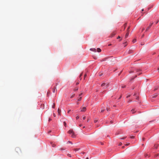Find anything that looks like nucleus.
Here are the masks:
<instances>
[{
  "mask_svg": "<svg viewBox=\"0 0 159 159\" xmlns=\"http://www.w3.org/2000/svg\"><path fill=\"white\" fill-rule=\"evenodd\" d=\"M61 112V110H60L59 108L58 109V115H60V113Z\"/></svg>",
  "mask_w": 159,
  "mask_h": 159,
  "instance_id": "9d476101",
  "label": "nucleus"
},
{
  "mask_svg": "<svg viewBox=\"0 0 159 159\" xmlns=\"http://www.w3.org/2000/svg\"><path fill=\"white\" fill-rule=\"evenodd\" d=\"M82 75V73H81L80 74V77H81V76Z\"/></svg>",
  "mask_w": 159,
  "mask_h": 159,
  "instance_id": "f704fd0d",
  "label": "nucleus"
},
{
  "mask_svg": "<svg viewBox=\"0 0 159 159\" xmlns=\"http://www.w3.org/2000/svg\"><path fill=\"white\" fill-rule=\"evenodd\" d=\"M157 88H155L154 89V91H155L156 90H157Z\"/></svg>",
  "mask_w": 159,
  "mask_h": 159,
  "instance_id": "a19ab883",
  "label": "nucleus"
},
{
  "mask_svg": "<svg viewBox=\"0 0 159 159\" xmlns=\"http://www.w3.org/2000/svg\"><path fill=\"white\" fill-rule=\"evenodd\" d=\"M125 87V86H123L122 87V88H124Z\"/></svg>",
  "mask_w": 159,
  "mask_h": 159,
  "instance_id": "e433bc0d",
  "label": "nucleus"
},
{
  "mask_svg": "<svg viewBox=\"0 0 159 159\" xmlns=\"http://www.w3.org/2000/svg\"><path fill=\"white\" fill-rule=\"evenodd\" d=\"M67 143H71V144H72V142L71 141H68Z\"/></svg>",
  "mask_w": 159,
  "mask_h": 159,
  "instance_id": "a878e982",
  "label": "nucleus"
},
{
  "mask_svg": "<svg viewBox=\"0 0 159 159\" xmlns=\"http://www.w3.org/2000/svg\"><path fill=\"white\" fill-rule=\"evenodd\" d=\"M122 143H120L119 144V145L120 146V145H122Z\"/></svg>",
  "mask_w": 159,
  "mask_h": 159,
  "instance_id": "c03bdc74",
  "label": "nucleus"
},
{
  "mask_svg": "<svg viewBox=\"0 0 159 159\" xmlns=\"http://www.w3.org/2000/svg\"><path fill=\"white\" fill-rule=\"evenodd\" d=\"M135 95H136V94H134V96H135Z\"/></svg>",
  "mask_w": 159,
  "mask_h": 159,
  "instance_id": "774afa93",
  "label": "nucleus"
},
{
  "mask_svg": "<svg viewBox=\"0 0 159 159\" xmlns=\"http://www.w3.org/2000/svg\"><path fill=\"white\" fill-rule=\"evenodd\" d=\"M85 128V126H84V127H83V128Z\"/></svg>",
  "mask_w": 159,
  "mask_h": 159,
  "instance_id": "69168bd1",
  "label": "nucleus"
},
{
  "mask_svg": "<svg viewBox=\"0 0 159 159\" xmlns=\"http://www.w3.org/2000/svg\"><path fill=\"white\" fill-rule=\"evenodd\" d=\"M56 88H54L53 89L52 91L53 93H55V92L57 91V90H56Z\"/></svg>",
  "mask_w": 159,
  "mask_h": 159,
  "instance_id": "4468645a",
  "label": "nucleus"
},
{
  "mask_svg": "<svg viewBox=\"0 0 159 159\" xmlns=\"http://www.w3.org/2000/svg\"><path fill=\"white\" fill-rule=\"evenodd\" d=\"M159 20H158L157 21L156 24H157Z\"/></svg>",
  "mask_w": 159,
  "mask_h": 159,
  "instance_id": "864d4df0",
  "label": "nucleus"
},
{
  "mask_svg": "<svg viewBox=\"0 0 159 159\" xmlns=\"http://www.w3.org/2000/svg\"><path fill=\"white\" fill-rule=\"evenodd\" d=\"M120 38V36H118V37H117V39H118Z\"/></svg>",
  "mask_w": 159,
  "mask_h": 159,
  "instance_id": "de8ad7c7",
  "label": "nucleus"
},
{
  "mask_svg": "<svg viewBox=\"0 0 159 159\" xmlns=\"http://www.w3.org/2000/svg\"><path fill=\"white\" fill-rule=\"evenodd\" d=\"M78 90V89L76 88V89H74V90L75 91H77Z\"/></svg>",
  "mask_w": 159,
  "mask_h": 159,
  "instance_id": "c85d7f7f",
  "label": "nucleus"
},
{
  "mask_svg": "<svg viewBox=\"0 0 159 159\" xmlns=\"http://www.w3.org/2000/svg\"><path fill=\"white\" fill-rule=\"evenodd\" d=\"M82 93H80V94L79 95V97H80V96L82 95Z\"/></svg>",
  "mask_w": 159,
  "mask_h": 159,
  "instance_id": "2f4dec72",
  "label": "nucleus"
},
{
  "mask_svg": "<svg viewBox=\"0 0 159 159\" xmlns=\"http://www.w3.org/2000/svg\"><path fill=\"white\" fill-rule=\"evenodd\" d=\"M55 104L54 103L53 106H52V108H55Z\"/></svg>",
  "mask_w": 159,
  "mask_h": 159,
  "instance_id": "b1692460",
  "label": "nucleus"
},
{
  "mask_svg": "<svg viewBox=\"0 0 159 159\" xmlns=\"http://www.w3.org/2000/svg\"><path fill=\"white\" fill-rule=\"evenodd\" d=\"M97 51L98 52H100L101 51V50L99 48H98L97 49Z\"/></svg>",
  "mask_w": 159,
  "mask_h": 159,
  "instance_id": "0eeeda50",
  "label": "nucleus"
},
{
  "mask_svg": "<svg viewBox=\"0 0 159 159\" xmlns=\"http://www.w3.org/2000/svg\"><path fill=\"white\" fill-rule=\"evenodd\" d=\"M82 153L83 154H84L85 153V152H83Z\"/></svg>",
  "mask_w": 159,
  "mask_h": 159,
  "instance_id": "4d7b16f0",
  "label": "nucleus"
},
{
  "mask_svg": "<svg viewBox=\"0 0 159 159\" xmlns=\"http://www.w3.org/2000/svg\"><path fill=\"white\" fill-rule=\"evenodd\" d=\"M143 141H144V138H143Z\"/></svg>",
  "mask_w": 159,
  "mask_h": 159,
  "instance_id": "6e6d98bb",
  "label": "nucleus"
},
{
  "mask_svg": "<svg viewBox=\"0 0 159 159\" xmlns=\"http://www.w3.org/2000/svg\"><path fill=\"white\" fill-rule=\"evenodd\" d=\"M136 99H137V100H138V97H137V98H136Z\"/></svg>",
  "mask_w": 159,
  "mask_h": 159,
  "instance_id": "603ef678",
  "label": "nucleus"
},
{
  "mask_svg": "<svg viewBox=\"0 0 159 159\" xmlns=\"http://www.w3.org/2000/svg\"><path fill=\"white\" fill-rule=\"evenodd\" d=\"M51 120H52V119H51V118H49V120H48L49 121H50Z\"/></svg>",
  "mask_w": 159,
  "mask_h": 159,
  "instance_id": "72a5a7b5",
  "label": "nucleus"
},
{
  "mask_svg": "<svg viewBox=\"0 0 159 159\" xmlns=\"http://www.w3.org/2000/svg\"><path fill=\"white\" fill-rule=\"evenodd\" d=\"M15 151L18 154H20L21 153L22 151L20 148L19 147H17L15 149Z\"/></svg>",
  "mask_w": 159,
  "mask_h": 159,
  "instance_id": "7ed1b4c3",
  "label": "nucleus"
},
{
  "mask_svg": "<svg viewBox=\"0 0 159 159\" xmlns=\"http://www.w3.org/2000/svg\"><path fill=\"white\" fill-rule=\"evenodd\" d=\"M129 144V143H127L125 144L126 146H128Z\"/></svg>",
  "mask_w": 159,
  "mask_h": 159,
  "instance_id": "a18cd8bd",
  "label": "nucleus"
},
{
  "mask_svg": "<svg viewBox=\"0 0 159 159\" xmlns=\"http://www.w3.org/2000/svg\"><path fill=\"white\" fill-rule=\"evenodd\" d=\"M144 11V9H143L142 10V11Z\"/></svg>",
  "mask_w": 159,
  "mask_h": 159,
  "instance_id": "5fc2aeb1",
  "label": "nucleus"
},
{
  "mask_svg": "<svg viewBox=\"0 0 159 159\" xmlns=\"http://www.w3.org/2000/svg\"><path fill=\"white\" fill-rule=\"evenodd\" d=\"M80 150V148H75V149H74V151H75V152L79 151Z\"/></svg>",
  "mask_w": 159,
  "mask_h": 159,
  "instance_id": "2eb2a0df",
  "label": "nucleus"
},
{
  "mask_svg": "<svg viewBox=\"0 0 159 159\" xmlns=\"http://www.w3.org/2000/svg\"><path fill=\"white\" fill-rule=\"evenodd\" d=\"M158 70H159V67L158 68Z\"/></svg>",
  "mask_w": 159,
  "mask_h": 159,
  "instance_id": "e2e57ef3",
  "label": "nucleus"
},
{
  "mask_svg": "<svg viewBox=\"0 0 159 159\" xmlns=\"http://www.w3.org/2000/svg\"><path fill=\"white\" fill-rule=\"evenodd\" d=\"M86 159H89V158H88V157H87Z\"/></svg>",
  "mask_w": 159,
  "mask_h": 159,
  "instance_id": "680f3d73",
  "label": "nucleus"
},
{
  "mask_svg": "<svg viewBox=\"0 0 159 159\" xmlns=\"http://www.w3.org/2000/svg\"><path fill=\"white\" fill-rule=\"evenodd\" d=\"M144 36V34H143V35H142V37H143Z\"/></svg>",
  "mask_w": 159,
  "mask_h": 159,
  "instance_id": "bf43d9fd",
  "label": "nucleus"
},
{
  "mask_svg": "<svg viewBox=\"0 0 159 159\" xmlns=\"http://www.w3.org/2000/svg\"><path fill=\"white\" fill-rule=\"evenodd\" d=\"M134 136H132L130 137V138L131 139H134Z\"/></svg>",
  "mask_w": 159,
  "mask_h": 159,
  "instance_id": "393cba45",
  "label": "nucleus"
},
{
  "mask_svg": "<svg viewBox=\"0 0 159 159\" xmlns=\"http://www.w3.org/2000/svg\"><path fill=\"white\" fill-rule=\"evenodd\" d=\"M131 101H132V100H129L128 101V102H131Z\"/></svg>",
  "mask_w": 159,
  "mask_h": 159,
  "instance_id": "7c9ffc66",
  "label": "nucleus"
},
{
  "mask_svg": "<svg viewBox=\"0 0 159 159\" xmlns=\"http://www.w3.org/2000/svg\"><path fill=\"white\" fill-rule=\"evenodd\" d=\"M157 94H153V95L152 96V97L153 98H155L157 96Z\"/></svg>",
  "mask_w": 159,
  "mask_h": 159,
  "instance_id": "9b49d317",
  "label": "nucleus"
},
{
  "mask_svg": "<svg viewBox=\"0 0 159 159\" xmlns=\"http://www.w3.org/2000/svg\"><path fill=\"white\" fill-rule=\"evenodd\" d=\"M126 25V24H125V26Z\"/></svg>",
  "mask_w": 159,
  "mask_h": 159,
  "instance_id": "338daca9",
  "label": "nucleus"
},
{
  "mask_svg": "<svg viewBox=\"0 0 159 159\" xmlns=\"http://www.w3.org/2000/svg\"><path fill=\"white\" fill-rule=\"evenodd\" d=\"M153 23H152L150 24L149 26L146 29V31H148L149 30V29L151 27V26L152 25Z\"/></svg>",
  "mask_w": 159,
  "mask_h": 159,
  "instance_id": "423d86ee",
  "label": "nucleus"
},
{
  "mask_svg": "<svg viewBox=\"0 0 159 159\" xmlns=\"http://www.w3.org/2000/svg\"><path fill=\"white\" fill-rule=\"evenodd\" d=\"M104 111V107H102V110H101V112H103Z\"/></svg>",
  "mask_w": 159,
  "mask_h": 159,
  "instance_id": "f8f14e48",
  "label": "nucleus"
},
{
  "mask_svg": "<svg viewBox=\"0 0 159 159\" xmlns=\"http://www.w3.org/2000/svg\"><path fill=\"white\" fill-rule=\"evenodd\" d=\"M86 108L85 107H83L81 108V111L84 112L86 111Z\"/></svg>",
  "mask_w": 159,
  "mask_h": 159,
  "instance_id": "39448f33",
  "label": "nucleus"
},
{
  "mask_svg": "<svg viewBox=\"0 0 159 159\" xmlns=\"http://www.w3.org/2000/svg\"><path fill=\"white\" fill-rule=\"evenodd\" d=\"M61 150H64L65 149H63V148H61L60 149Z\"/></svg>",
  "mask_w": 159,
  "mask_h": 159,
  "instance_id": "09e8293b",
  "label": "nucleus"
},
{
  "mask_svg": "<svg viewBox=\"0 0 159 159\" xmlns=\"http://www.w3.org/2000/svg\"><path fill=\"white\" fill-rule=\"evenodd\" d=\"M79 84V82H77V83H76V85H78V84Z\"/></svg>",
  "mask_w": 159,
  "mask_h": 159,
  "instance_id": "37998d69",
  "label": "nucleus"
},
{
  "mask_svg": "<svg viewBox=\"0 0 159 159\" xmlns=\"http://www.w3.org/2000/svg\"><path fill=\"white\" fill-rule=\"evenodd\" d=\"M110 109V107L109 106L107 105V111H109V110Z\"/></svg>",
  "mask_w": 159,
  "mask_h": 159,
  "instance_id": "6e6552de",
  "label": "nucleus"
},
{
  "mask_svg": "<svg viewBox=\"0 0 159 159\" xmlns=\"http://www.w3.org/2000/svg\"><path fill=\"white\" fill-rule=\"evenodd\" d=\"M126 138V137H123L122 138H120V139H124Z\"/></svg>",
  "mask_w": 159,
  "mask_h": 159,
  "instance_id": "f3484780",
  "label": "nucleus"
},
{
  "mask_svg": "<svg viewBox=\"0 0 159 159\" xmlns=\"http://www.w3.org/2000/svg\"><path fill=\"white\" fill-rule=\"evenodd\" d=\"M68 156L69 157H71V155L70 154H68Z\"/></svg>",
  "mask_w": 159,
  "mask_h": 159,
  "instance_id": "cd10ccee",
  "label": "nucleus"
},
{
  "mask_svg": "<svg viewBox=\"0 0 159 159\" xmlns=\"http://www.w3.org/2000/svg\"><path fill=\"white\" fill-rule=\"evenodd\" d=\"M129 32H127V33L126 34L125 36V38H127L128 37V36L129 35Z\"/></svg>",
  "mask_w": 159,
  "mask_h": 159,
  "instance_id": "ddd939ff",
  "label": "nucleus"
},
{
  "mask_svg": "<svg viewBox=\"0 0 159 159\" xmlns=\"http://www.w3.org/2000/svg\"><path fill=\"white\" fill-rule=\"evenodd\" d=\"M70 110H69L68 111V113H69L70 112Z\"/></svg>",
  "mask_w": 159,
  "mask_h": 159,
  "instance_id": "8fccbe9b",
  "label": "nucleus"
},
{
  "mask_svg": "<svg viewBox=\"0 0 159 159\" xmlns=\"http://www.w3.org/2000/svg\"><path fill=\"white\" fill-rule=\"evenodd\" d=\"M131 111L132 112V113H135V111H134V109H132L131 110Z\"/></svg>",
  "mask_w": 159,
  "mask_h": 159,
  "instance_id": "dca6fc26",
  "label": "nucleus"
},
{
  "mask_svg": "<svg viewBox=\"0 0 159 159\" xmlns=\"http://www.w3.org/2000/svg\"><path fill=\"white\" fill-rule=\"evenodd\" d=\"M109 85V83L108 82H103L101 85V86L103 87V89L107 88Z\"/></svg>",
  "mask_w": 159,
  "mask_h": 159,
  "instance_id": "f257e3e1",
  "label": "nucleus"
},
{
  "mask_svg": "<svg viewBox=\"0 0 159 159\" xmlns=\"http://www.w3.org/2000/svg\"><path fill=\"white\" fill-rule=\"evenodd\" d=\"M55 145L54 144H53L52 145V147H54L55 146Z\"/></svg>",
  "mask_w": 159,
  "mask_h": 159,
  "instance_id": "c9c22d12",
  "label": "nucleus"
},
{
  "mask_svg": "<svg viewBox=\"0 0 159 159\" xmlns=\"http://www.w3.org/2000/svg\"><path fill=\"white\" fill-rule=\"evenodd\" d=\"M79 126H80V127H81L82 126V124H80L79 125Z\"/></svg>",
  "mask_w": 159,
  "mask_h": 159,
  "instance_id": "49530a36",
  "label": "nucleus"
},
{
  "mask_svg": "<svg viewBox=\"0 0 159 159\" xmlns=\"http://www.w3.org/2000/svg\"><path fill=\"white\" fill-rule=\"evenodd\" d=\"M86 76H87L86 74H85L84 75V78H85V77H86Z\"/></svg>",
  "mask_w": 159,
  "mask_h": 159,
  "instance_id": "58836bf2",
  "label": "nucleus"
},
{
  "mask_svg": "<svg viewBox=\"0 0 159 159\" xmlns=\"http://www.w3.org/2000/svg\"><path fill=\"white\" fill-rule=\"evenodd\" d=\"M145 157H146L148 156V154H146L145 155Z\"/></svg>",
  "mask_w": 159,
  "mask_h": 159,
  "instance_id": "3c124183",
  "label": "nucleus"
},
{
  "mask_svg": "<svg viewBox=\"0 0 159 159\" xmlns=\"http://www.w3.org/2000/svg\"><path fill=\"white\" fill-rule=\"evenodd\" d=\"M79 118V116H77L76 117V119H78Z\"/></svg>",
  "mask_w": 159,
  "mask_h": 159,
  "instance_id": "bb28decb",
  "label": "nucleus"
},
{
  "mask_svg": "<svg viewBox=\"0 0 159 159\" xmlns=\"http://www.w3.org/2000/svg\"><path fill=\"white\" fill-rule=\"evenodd\" d=\"M75 95V94L74 93L70 97L71 98H73Z\"/></svg>",
  "mask_w": 159,
  "mask_h": 159,
  "instance_id": "aec40b11",
  "label": "nucleus"
},
{
  "mask_svg": "<svg viewBox=\"0 0 159 159\" xmlns=\"http://www.w3.org/2000/svg\"><path fill=\"white\" fill-rule=\"evenodd\" d=\"M102 75H103V74L102 73H100L99 75V76H102Z\"/></svg>",
  "mask_w": 159,
  "mask_h": 159,
  "instance_id": "5701e85b",
  "label": "nucleus"
},
{
  "mask_svg": "<svg viewBox=\"0 0 159 159\" xmlns=\"http://www.w3.org/2000/svg\"><path fill=\"white\" fill-rule=\"evenodd\" d=\"M90 50L94 52H96V49L95 48H91Z\"/></svg>",
  "mask_w": 159,
  "mask_h": 159,
  "instance_id": "1a4fd4ad",
  "label": "nucleus"
},
{
  "mask_svg": "<svg viewBox=\"0 0 159 159\" xmlns=\"http://www.w3.org/2000/svg\"><path fill=\"white\" fill-rule=\"evenodd\" d=\"M144 30V28H143L142 29V31H143Z\"/></svg>",
  "mask_w": 159,
  "mask_h": 159,
  "instance_id": "79ce46f5",
  "label": "nucleus"
},
{
  "mask_svg": "<svg viewBox=\"0 0 159 159\" xmlns=\"http://www.w3.org/2000/svg\"><path fill=\"white\" fill-rule=\"evenodd\" d=\"M111 44H109L108 45V46H111Z\"/></svg>",
  "mask_w": 159,
  "mask_h": 159,
  "instance_id": "052dcab7",
  "label": "nucleus"
},
{
  "mask_svg": "<svg viewBox=\"0 0 159 159\" xmlns=\"http://www.w3.org/2000/svg\"><path fill=\"white\" fill-rule=\"evenodd\" d=\"M68 133L71 134V136L72 138H75V135L72 129H70L68 132Z\"/></svg>",
  "mask_w": 159,
  "mask_h": 159,
  "instance_id": "f03ea898",
  "label": "nucleus"
},
{
  "mask_svg": "<svg viewBox=\"0 0 159 159\" xmlns=\"http://www.w3.org/2000/svg\"><path fill=\"white\" fill-rule=\"evenodd\" d=\"M110 123H111V124H112V122L111 121Z\"/></svg>",
  "mask_w": 159,
  "mask_h": 159,
  "instance_id": "13d9d810",
  "label": "nucleus"
},
{
  "mask_svg": "<svg viewBox=\"0 0 159 159\" xmlns=\"http://www.w3.org/2000/svg\"><path fill=\"white\" fill-rule=\"evenodd\" d=\"M81 97H80L78 99V101H80L81 100Z\"/></svg>",
  "mask_w": 159,
  "mask_h": 159,
  "instance_id": "6ab92c4d",
  "label": "nucleus"
},
{
  "mask_svg": "<svg viewBox=\"0 0 159 159\" xmlns=\"http://www.w3.org/2000/svg\"><path fill=\"white\" fill-rule=\"evenodd\" d=\"M116 34V31L113 32L111 34L110 37L112 38Z\"/></svg>",
  "mask_w": 159,
  "mask_h": 159,
  "instance_id": "20e7f679",
  "label": "nucleus"
},
{
  "mask_svg": "<svg viewBox=\"0 0 159 159\" xmlns=\"http://www.w3.org/2000/svg\"><path fill=\"white\" fill-rule=\"evenodd\" d=\"M86 117L85 116H84L83 118V119L84 120L85 119Z\"/></svg>",
  "mask_w": 159,
  "mask_h": 159,
  "instance_id": "c756f323",
  "label": "nucleus"
},
{
  "mask_svg": "<svg viewBox=\"0 0 159 159\" xmlns=\"http://www.w3.org/2000/svg\"><path fill=\"white\" fill-rule=\"evenodd\" d=\"M63 124H64V126L66 127V122L65 121H64L63 122Z\"/></svg>",
  "mask_w": 159,
  "mask_h": 159,
  "instance_id": "a211bd4d",
  "label": "nucleus"
},
{
  "mask_svg": "<svg viewBox=\"0 0 159 159\" xmlns=\"http://www.w3.org/2000/svg\"><path fill=\"white\" fill-rule=\"evenodd\" d=\"M94 122L95 123H96L97 122V120H94Z\"/></svg>",
  "mask_w": 159,
  "mask_h": 159,
  "instance_id": "4c0bfd02",
  "label": "nucleus"
},
{
  "mask_svg": "<svg viewBox=\"0 0 159 159\" xmlns=\"http://www.w3.org/2000/svg\"><path fill=\"white\" fill-rule=\"evenodd\" d=\"M136 39H134L133 40V42L134 43L135 42H136Z\"/></svg>",
  "mask_w": 159,
  "mask_h": 159,
  "instance_id": "412c9836",
  "label": "nucleus"
},
{
  "mask_svg": "<svg viewBox=\"0 0 159 159\" xmlns=\"http://www.w3.org/2000/svg\"><path fill=\"white\" fill-rule=\"evenodd\" d=\"M53 116L54 117H55L56 116V115H55V114L54 113H53Z\"/></svg>",
  "mask_w": 159,
  "mask_h": 159,
  "instance_id": "ea45409f",
  "label": "nucleus"
},
{
  "mask_svg": "<svg viewBox=\"0 0 159 159\" xmlns=\"http://www.w3.org/2000/svg\"><path fill=\"white\" fill-rule=\"evenodd\" d=\"M129 28H130V27H129H129L127 29V31H128V32H129Z\"/></svg>",
  "mask_w": 159,
  "mask_h": 159,
  "instance_id": "4be33fe9",
  "label": "nucleus"
},
{
  "mask_svg": "<svg viewBox=\"0 0 159 159\" xmlns=\"http://www.w3.org/2000/svg\"><path fill=\"white\" fill-rule=\"evenodd\" d=\"M121 96H120V97L119 98V99L120 98H121Z\"/></svg>",
  "mask_w": 159,
  "mask_h": 159,
  "instance_id": "0e129e2a",
  "label": "nucleus"
},
{
  "mask_svg": "<svg viewBox=\"0 0 159 159\" xmlns=\"http://www.w3.org/2000/svg\"><path fill=\"white\" fill-rule=\"evenodd\" d=\"M130 96V95H128V96H127L126 98H128Z\"/></svg>",
  "mask_w": 159,
  "mask_h": 159,
  "instance_id": "473e14b6",
  "label": "nucleus"
}]
</instances>
